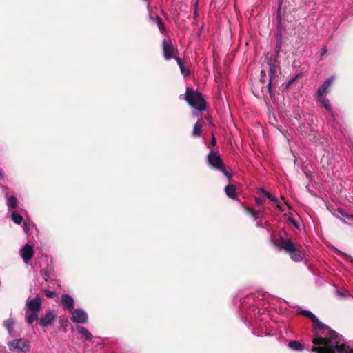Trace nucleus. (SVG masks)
Wrapping results in <instances>:
<instances>
[{
  "label": "nucleus",
  "mask_w": 353,
  "mask_h": 353,
  "mask_svg": "<svg viewBox=\"0 0 353 353\" xmlns=\"http://www.w3.org/2000/svg\"><path fill=\"white\" fill-rule=\"evenodd\" d=\"M77 332L85 338V340H91L92 335V334L85 327L79 326L77 327Z\"/></svg>",
  "instance_id": "obj_20"
},
{
  "label": "nucleus",
  "mask_w": 353,
  "mask_h": 353,
  "mask_svg": "<svg viewBox=\"0 0 353 353\" xmlns=\"http://www.w3.org/2000/svg\"><path fill=\"white\" fill-rule=\"evenodd\" d=\"M316 336L313 338L312 352L316 353H353V349L346 347L342 336L332 330L319 319L314 323Z\"/></svg>",
  "instance_id": "obj_1"
},
{
  "label": "nucleus",
  "mask_w": 353,
  "mask_h": 353,
  "mask_svg": "<svg viewBox=\"0 0 353 353\" xmlns=\"http://www.w3.org/2000/svg\"><path fill=\"white\" fill-rule=\"evenodd\" d=\"M203 124L201 121H198L193 128L192 135L194 137H199L201 134V128Z\"/></svg>",
  "instance_id": "obj_23"
},
{
  "label": "nucleus",
  "mask_w": 353,
  "mask_h": 353,
  "mask_svg": "<svg viewBox=\"0 0 353 353\" xmlns=\"http://www.w3.org/2000/svg\"><path fill=\"white\" fill-rule=\"evenodd\" d=\"M23 228L24 232L26 233H27L29 231V225H28V224L27 223H26V222H23Z\"/></svg>",
  "instance_id": "obj_30"
},
{
  "label": "nucleus",
  "mask_w": 353,
  "mask_h": 353,
  "mask_svg": "<svg viewBox=\"0 0 353 353\" xmlns=\"http://www.w3.org/2000/svg\"><path fill=\"white\" fill-rule=\"evenodd\" d=\"M41 274L43 276V278L47 281L50 275V272L46 270H41Z\"/></svg>",
  "instance_id": "obj_27"
},
{
  "label": "nucleus",
  "mask_w": 353,
  "mask_h": 353,
  "mask_svg": "<svg viewBox=\"0 0 353 353\" xmlns=\"http://www.w3.org/2000/svg\"><path fill=\"white\" fill-rule=\"evenodd\" d=\"M334 81V77H330L326 79L322 85L319 88L316 96H326L328 93V88Z\"/></svg>",
  "instance_id": "obj_13"
},
{
  "label": "nucleus",
  "mask_w": 353,
  "mask_h": 353,
  "mask_svg": "<svg viewBox=\"0 0 353 353\" xmlns=\"http://www.w3.org/2000/svg\"><path fill=\"white\" fill-rule=\"evenodd\" d=\"M178 65L180 68V70L182 74L187 76L188 74V70L185 69V63L183 60L179 57H175Z\"/></svg>",
  "instance_id": "obj_25"
},
{
  "label": "nucleus",
  "mask_w": 353,
  "mask_h": 353,
  "mask_svg": "<svg viewBox=\"0 0 353 353\" xmlns=\"http://www.w3.org/2000/svg\"><path fill=\"white\" fill-rule=\"evenodd\" d=\"M55 319V313L53 310L48 311L43 316L40 318L39 323L41 326L47 327L50 325Z\"/></svg>",
  "instance_id": "obj_9"
},
{
  "label": "nucleus",
  "mask_w": 353,
  "mask_h": 353,
  "mask_svg": "<svg viewBox=\"0 0 353 353\" xmlns=\"http://www.w3.org/2000/svg\"><path fill=\"white\" fill-rule=\"evenodd\" d=\"M88 319L87 312L81 308H77L72 311V321L74 323L85 324L87 323Z\"/></svg>",
  "instance_id": "obj_7"
},
{
  "label": "nucleus",
  "mask_w": 353,
  "mask_h": 353,
  "mask_svg": "<svg viewBox=\"0 0 353 353\" xmlns=\"http://www.w3.org/2000/svg\"><path fill=\"white\" fill-rule=\"evenodd\" d=\"M265 77V71L262 70L261 72V80L263 81Z\"/></svg>",
  "instance_id": "obj_36"
},
{
  "label": "nucleus",
  "mask_w": 353,
  "mask_h": 353,
  "mask_svg": "<svg viewBox=\"0 0 353 353\" xmlns=\"http://www.w3.org/2000/svg\"><path fill=\"white\" fill-rule=\"evenodd\" d=\"M350 217H351L352 219H353V216H351Z\"/></svg>",
  "instance_id": "obj_43"
},
{
  "label": "nucleus",
  "mask_w": 353,
  "mask_h": 353,
  "mask_svg": "<svg viewBox=\"0 0 353 353\" xmlns=\"http://www.w3.org/2000/svg\"><path fill=\"white\" fill-rule=\"evenodd\" d=\"M149 17L151 21H153L154 22H155L157 24L159 31L161 33H163V31L165 30V26L163 24L160 17H159L157 14H153L152 12H150Z\"/></svg>",
  "instance_id": "obj_16"
},
{
  "label": "nucleus",
  "mask_w": 353,
  "mask_h": 353,
  "mask_svg": "<svg viewBox=\"0 0 353 353\" xmlns=\"http://www.w3.org/2000/svg\"><path fill=\"white\" fill-rule=\"evenodd\" d=\"M245 211L255 219H259V218H263V213L261 210H256L254 209L246 208Z\"/></svg>",
  "instance_id": "obj_21"
},
{
  "label": "nucleus",
  "mask_w": 353,
  "mask_h": 353,
  "mask_svg": "<svg viewBox=\"0 0 353 353\" xmlns=\"http://www.w3.org/2000/svg\"><path fill=\"white\" fill-rule=\"evenodd\" d=\"M20 254L23 259V261L26 263L30 260L34 255L33 247L29 244H26L20 250Z\"/></svg>",
  "instance_id": "obj_10"
},
{
  "label": "nucleus",
  "mask_w": 353,
  "mask_h": 353,
  "mask_svg": "<svg viewBox=\"0 0 353 353\" xmlns=\"http://www.w3.org/2000/svg\"><path fill=\"white\" fill-rule=\"evenodd\" d=\"M259 190L263 194H265V192H268L266 190H265L264 188H261L259 189Z\"/></svg>",
  "instance_id": "obj_39"
},
{
  "label": "nucleus",
  "mask_w": 353,
  "mask_h": 353,
  "mask_svg": "<svg viewBox=\"0 0 353 353\" xmlns=\"http://www.w3.org/2000/svg\"><path fill=\"white\" fill-rule=\"evenodd\" d=\"M251 301H252V296H248L247 298V303H250Z\"/></svg>",
  "instance_id": "obj_40"
},
{
  "label": "nucleus",
  "mask_w": 353,
  "mask_h": 353,
  "mask_svg": "<svg viewBox=\"0 0 353 353\" xmlns=\"http://www.w3.org/2000/svg\"><path fill=\"white\" fill-rule=\"evenodd\" d=\"M310 319L314 323L315 322L318 321V318L312 314V315L310 317Z\"/></svg>",
  "instance_id": "obj_31"
},
{
  "label": "nucleus",
  "mask_w": 353,
  "mask_h": 353,
  "mask_svg": "<svg viewBox=\"0 0 353 353\" xmlns=\"http://www.w3.org/2000/svg\"><path fill=\"white\" fill-rule=\"evenodd\" d=\"M216 143V139L214 137V136L212 137V140H211V144L212 146H214Z\"/></svg>",
  "instance_id": "obj_34"
},
{
  "label": "nucleus",
  "mask_w": 353,
  "mask_h": 353,
  "mask_svg": "<svg viewBox=\"0 0 353 353\" xmlns=\"http://www.w3.org/2000/svg\"><path fill=\"white\" fill-rule=\"evenodd\" d=\"M256 307L255 306H252L250 309H249V311H247L245 307L244 306H242L241 307V311L243 312H247L248 314H250V312H254V315L256 314ZM259 312V310H258L257 311V314Z\"/></svg>",
  "instance_id": "obj_26"
},
{
  "label": "nucleus",
  "mask_w": 353,
  "mask_h": 353,
  "mask_svg": "<svg viewBox=\"0 0 353 353\" xmlns=\"http://www.w3.org/2000/svg\"><path fill=\"white\" fill-rule=\"evenodd\" d=\"M43 292H44V294L48 297V298H54L55 296V293L52 291H50V290H43Z\"/></svg>",
  "instance_id": "obj_28"
},
{
  "label": "nucleus",
  "mask_w": 353,
  "mask_h": 353,
  "mask_svg": "<svg viewBox=\"0 0 353 353\" xmlns=\"http://www.w3.org/2000/svg\"><path fill=\"white\" fill-rule=\"evenodd\" d=\"M301 314L307 317L308 319H310V317L312 315V312L309 311V310H301L300 312H299Z\"/></svg>",
  "instance_id": "obj_29"
},
{
  "label": "nucleus",
  "mask_w": 353,
  "mask_h": 353,
  "mask_svg": "<svg viewBox=\"0 0 353 353\" xmlns=\"http://www.w3.org/2000/svg\"><path fill=\"white\" fill-rule=\"evenodd\" d=\"M255 201L256 203L258 204V205H261L262 203H263V200L262 199L259 198V197H256L255 198Z\"/></svg>",
  "instance_id": "obj_33"
},
{
  "label": "nucleus",
  "mask_w": 353,
  "mask_h": 353,
  "mask_svg": "<svg viewBox=\"0 0 353 353\" xmlns=\"http://www.w3.org/2000/svg\"><path fill=\"white\" fill-rule=\"evenodd\" d=\"M6 205L9 209H14L18 205V200L14 196H8L6 194Z\"/></svg>",
  "instance_id": "obj_17"
},
{
  "label": "nucleus",
  "mask_w": 353,
  "mask_h": 353,
  "mask_svg": "<svg viewBox=\"0 0 353 353\" xmlns=\"http://www.w3.org/2000/svg\"><path fill=\"white\" fill-rule=\"evenodd\" d=\"M41 307V299L39 295H37L34 299H28L26 301L25 311H26V321L28 324H32L35 320L38 319V314Z\"/></svg>",
  "instance_id": "obj_3"
},
{
  "label": "nucleus",
  "mask_w": 353,
  "mask_h": 353,
  "mask_svg": "<svg viewBox=\"0 0 353 353\" xmlns=\"http://www.w3.org/2000/svg\"><path fill=\"white\" fill-rule=\"evenodd\" d=\"M225 192L231 199H235L236 188L233 185H228L225 188Z\"/></svg>",
  "instance_id": "obj_22"
},
{
  "label": "nucleus",
  "mask_w": 353,
  "mask_h": 353,
  "mask_svg": "<svg viewBox=\"0 0 353 353\" xmlns=\"http://www.w3.org/2000/svg\"><path fill=\"white\" fill-rule=\"evenodd\" d=\"M297 77H295L292 79H291L290 80H289V81L288 82V84H287V87H289L290 85H291L296 79Z\"/></svg>",
  "instance_id": "obj_32"
},
{
  "label": "nucleus",
  "mask_w": 353,
  "mask_h": 353,
  "mask_svg": "<svg viewBox=\"0 0 353 353\" xmlns=\"http://www.w3.org/2000/svg\"><path fill=\"white\" fill-rule=\"evenodd\" d=\"M268 199H269L270 201H274L276 203V206L277 208L281 210V211H285V205L286 203L285 204H282L281 203H280L278 199L273 196L269 192H265V194H264Z\"/></svg>",
  "instance_id": "obj_18"
},
{
  "label": "nucleus",
  "mask_w": 353,
  "mask_h": 353,
  "mask_svg": "<svg viewBox=\"0 0 353 353\" xmlns=\"http://www.w3.org/2000/svg\"><path fill=\"white\" fill-rule=\"evenodd\" d=\"M338 252H339L340 254H343V255H345V256H346L349 257V258H350V259L353 261V257H352V256H349V255H347V254H345V253H344V252H341V251L338 250Z\"/></svg>",
  "instance_id": "obj_35"
},
{
  "label": "nucleus",
  "mask_w": 353,
  "mask_h": 353,
  "mask_svg": "<svg viewBox=\"0 0 353 353\" xmlns=\"http://www.w3.org/2000/svg\"><path fill=\"white\" fill-rule=\"evenodd\" d=\"M288 347L294 351H301L304 349L303 345L297 341H290Z\"/></svg>",
  "instance_id": "obj_19"
},
{
  "label": "nucleus",
  "mask_w": 353,
  "mask_h": 353,
  "mask_svg": "<svg viewBox=\"0 0 353 353\" xmlns=\"http://www.w3.org/2000/svg\"><path fill=\"white\" fill-rule=\"evenodd\" d=\"M274 245L279 250H285L288 252L293 261L296 262L302 261L303 256L301 252L295 247L291 240L280 237L274 241Z\"/></svg>",
  "instance_id": "obj_2"
},
{
  "label": "nucleus",
  "mask_w": 353,
  "mask_h": 353,
  "mask_svg": "<svg viewBox=\"0 0 353 353\" xmlns=\"http://www.w3.org/2000/svg\"><path fill=\"white\" fill-rule=\"evenodd\" d=\"M61 304L65 310L72 311L74 310V301L73 298L67 294H63L61 297Z\"/></svg>",
  "instance_id": "obj_11"
},
{
  "label": "nucleus",
  "mask_w": 353,
  "mask_h": 353,
  "mask_svg": "<svg viewBox=\"0 0 353 353\" xmlns=\"http://www.w3.org/2000/svg\"><path fill=\"white\" fill-rule=\"evenodd\" d=\"M7 345L9 350L13 352L28 353L31 349L30 341L24 338L9 341Z\"/></svg>",
  "instance_id": "obj_6"
},
{
  "label": "nucleus",
  "mask_w": 353,
  "mask_h": 353,
  "mask_svg": "<svg viewBox=\"0 0 353 353\" xmlns=\"http://www.w3.org/2000/svg\"><path fill=\"white\" fill-rule=\"evenodd\" d=\"M207 162L212 168L221 171L227 178L230 177L217 150H211L208 153L207 156Z\"/></svg>",
  "instance_id": "obj_5"
},
{
  "label": "nucleus",
  "mask_w": 353,
  "mask_h": 353,
  "mask_svg": "<svg viewBox=\"0 0 353 353\" xmlns=\"http://www.w3.org/2000/svg\"><path fill=\"white\" fill-rule=\"evenodd\" d=\"M317 102L321 106L323 107L329 113L333 115V110L329 99L326 96H316Z\"/></svg>",
  "instance_id": "obj_14"
},
{
  "label": "nucleus",
  "mask_w": 353,
  "mask_h": 353,
  "mask_svg": "<svg viewBox=\"0 0 353 353\" xmlns=\"http://www.w3.org/2000/svg\"><path fill=\"white\" fill-rule=\"evenodd\" d=\"M256 226L259 228H263V225L261 222H257Z\"/></svg>",
  "instance_id": "obj_41"
},
{
  "label": "nucleus",
  "mask_w": 353,
  "mask_h": 353,
  "mask_svg": "<svg viewBox=\"0 0 353 353\" xmlns=\"http://www.w3.org/2000/svg\"><path fill=\"white\" fill-rule=\"evenodd\" d=\"M3 325L8 331L9 335L13 336L15 320L13 318H9L3 321Z\"/></svg>",
  "instance_id": "obj_15"
},
{
  "label": "nucleus",
  "mask_w": 353,
  "mask_h": 353,
  "mask_svg": "<svg viewBox=\"0 0 353 353\" xmlns=\"http://www.w3.org/2000/svg\"><path fill=\"white\" fill-rule=\"evenodd\" d=\"M336 294H337L339 296H341V297L345 296L344 294H343V293H342L341 292H340L339 290H337V291H336Z\"/></svg>",
  "instance_id": "obj_37"
},
{
  "label": "nucleus",
  "mask_w": 353,
  "mask_h": 353,
  "mask_svg": "<svg viewBox=\"0 0 353 353\" xmlns=\"http://www.w3.org/2000/svg\"><path fill=\"white\" fill-rule=\"evenodd\" d=\"M10 218L12 221L17 225H20L23 222V217L15 211L11 212Z\"/></svg>",
  "instance_id": "obj_24"
},
{
  "label": "nucleus",
  "mask_w": 353,
  "mask_h": 353,
  "mask_svg": "<svg viewBox=\"0 0 353 353\" xmlns=\"http://www.w3.org/2000/svg\"><path fill=\"white\" fill-rule=\"evenodd\" d=\"M281 42L277 43L276 48L279 50V48H281Z\"/></svg>",
  "instance_id": "obj_42"
},
{
  "label": "nucleus",
  "mask_w": 353,
  "mask_h": 353,
  "mask_svg": "<svg viewBox=\"0 0 353 353\" xmlns=\"http://www.w3.org/2000/svg\"><path fill=\"white\" fill-rule=\"evenodd\" d=\"M268 65H269V72H270V77H269V81L267 86V90L268 92L271 94L272 93V81L274 79V77L276 76L277 74V66L272 63V61L270 60L268 61Z\"/></svg>",
  "instance_id": "obj_12"
},
{
  "label": "nucleus",
  "mask_w": 353,
  "mask_h": 353,
  "mask_svg": "<svg viewBox=\"0 0 353 353\" xmlns=\"http://www.w3.org/2000/svg\"><path fill=\"white\" fill-rule=\"evenodd\" d=\"M3 177V173L2 169L0 168V179H2Z\"/></svg>",
  "instance_id": "obj_38"
},
{
  "label": "nucleus",
  "mask_w": 353,
  "mask_h": 353,
  "mask_svg": "<svg viewBox=\"0 0 353 353\" xmlns=\"http://www.w3.org/2000/svg\"><path fill=\"white\" fill-rule=\"evenodd\" d=\"M185 99L192 108L200 112L205 110V101L199 92L187 88Z\"/></svg>",
  "instance_id": "obj_4"
},
{
  "label": "nucleus",
  "mask_w": 353,
  "mask_h": 353,
  "mask_svg": "<svg viewBox=\"0 0 353 353\" xmlns=\"http://www.w3.org/2000/svg\"><path fill=\"white\" fill-rule=\"evenodd\" d=\"M176 50L174 48L170 40L165 39L163 41V57L166 60H169L174 57V54Z\"/></svg>",
  "instance_id": "obj_8"
}]
</instances>
